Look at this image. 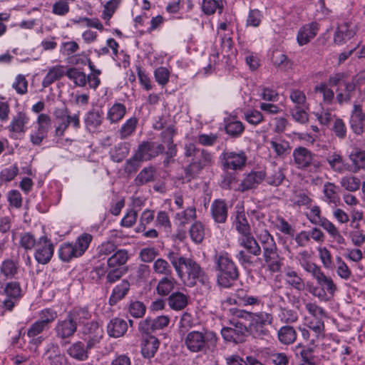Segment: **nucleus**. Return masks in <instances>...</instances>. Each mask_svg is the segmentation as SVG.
Wrapping results in <instances>:
<instances>
[{
	"label": "nucleus",
	"mask_w": 365,
	"mask_h": 365,
	"mask_svg": "<svg viewBox=\"0 0 365 365\" xmlns=\"http://www.w3.org/2000/svg\"><path fill=\"white\" fill-rule=\"evenodd\" d=\"M177 276L188 287H193L198 281L203 285L208 286L210 280L199 264L191 258L185 257L174 251L167 254Z\"/></svg>",
	"instance_id": "1"
},
{
	"label": "nucleus",
	"mask_w": 365,
	"mask_h": 365,
	"mask_svg": "<svg viewBox=\"0 0 365 365\" xmlns=\"http://www.w3.org/2000/svg\"><path fill=\"white\" fill-rule=\"evenodd\" d=\"M229 312L232 316L247 321L248 329L255 337L267 335L268 330L264 327L273 321L272 315L265 312H251L235 308L230 309Z\"/></svg>",
	"instance_id": "2"
},
{
	"label": "nucleus",
	"mask_w": 365,
	"mask_h": 365,
	"mask_svg": "<svg viewBox=\"0 0 365 365\" xmlns=\"http://www.w3.org/2000/svg\"><path fill=\"white\" fill-rule=\"evenodd\" d=\"M215 260L220 272L217 275L218 284L223 287H230L239 277L235 264L227 252L216 255Z\"/></svg>",
	"instance_id": "3"
},
{
	"label": "nucleus",
	"mask_w": 365,
	"mask_h": 365,
	"mask_svg": "<svg viewBox=\"0 0 365 365\" xmlns=\"http://www.w3.org/2000/svg\"><path fill=\"white\" fill-rule=\"evenodd\" d=\"M217 334L210 330L192 331L185 337L184 342L187 349L192 352L204 351L210 346L216 345Z\"/></svg>",
	"instance_id": "4"
},
{
	"label": "nucleus",
	"mask_w": 365,
	"mask_h": 365,
	"mask_svg": "<svg viewBox=\"0 0 365 365\" xmlns=\"http://www.w3.org/2000/svg\"><path fill=\"white\" fill-rule=\"evenodd\" d=\"M215 162L213 154L202 149L197 151L192 161L184 168L185 178L190 181L195 178L203 169L212 166Z\"/></svg>",
	"instance_id": "5"
},
{
	"label": "nucleus",
	"mask_w": 365,
	"mask_h": 365,
	"mask_svg": "<svg viewBox=\"0 0 365 365\" xmlns=\"http://www.w3.org/2000/svg\"><path fill=\"white\" fill-rule=\"evenodd\" d=\"M312 277L316 279L320 287H314L309 292L322 301H327V295L333 297L337 290V287L331 277L327 276L319 268Z\"/></svg>",
	"instance_id": "6"
},
{
	"label": "nucleus",
	"mask_w": 365,
	"mask_h": 365,
	"mask_svg": "<svg viewBox=\"0 0 365 365\" xmlns=\"http://www.w3.org/2000/svg\"><path fill=\"white\" fill-rule=\"evenodd\" d=\"M240 245L246 250H240L237 255V258L241 264H251L252 255L258 256L261 253V248L255 239L250 234L242 235L238 239Z\"/></svg>",
	"instance_id": "7"
},
{
	"label": "nucleus",
	"mask_w": 365,
	"mask_h": 365,
	"mask_svg": "<svg viewBox=\"0 0 365 365\" xmlns=\"http://www.w3.org/2000/svg\"><path fill=\"white\" fill-rule=\"evenodd\" d=\"M165 146L153 141H143L135 151V158L143 161L150 160L164 153Z\"/></svg>",
	"instance_id": "8"
},
{
	"label": "nucleus",
	"mask_w": 365,
	"mask_h": 365,
	"mask_svg": "<svg viewBox=\"0 0 365 365\" xmlns=\"http://www.w3.org/2000/svg\"><path fill=\"white\" fill-rule=\"evenodd\" d=\"M222 165L225 169L241 170L246 163L247 155L244 151H225L220 155Z\"/></svg>",
	"instance_id": "9"
},
{
	"label": "nucleus",
	"mask_w": 365,
	"mask_h": 365,
	"mask_svg": "<svg viewBox=\"0 0 365 365\" xmlns=\"http://www.w3.org/2000/svg\"><path fill=\"white\" fill-rule=\"evenodd\" d=\"M294 163L297 168L304 170L311 165L315 171L320 169L319 162H313L314 154L310 150L304 147L296 148L293 151Z\"/></svg>",
	"instance_id": "10"
},
{
	"label": "nucleus",
	"mask_w": 365,
	"mask_h": 365,
	"mask_svg": "<svg viewBox=\"0 0 365 365\" xmlns=\"http://www.w3.org/2000/svg\"><path fill=\"white\" fill-rule=\"evenodd\" d=\"M21 289L17 282H9L6 284L2 294L6 296V298L2 302L1 307L4 312H11L16 305L17 301L21 298Z\"/></svg>",
	"instance_id": "11"
},
{
	"label": "nucleus",
	"mask_w": 365,
	"mask_h": 365,
	"mask_svg": "<svg viewBox=\"0 0 365 365\" xmlns=\"http://www.w3.org/2000/svg\"><path fill=\"white\" fill-rule=\"evenodd\" d=\"M35 259L40 264H47L53 257L54 246L51 240L46 236H41L38 239L35 247Z\"/></svg>",
	"instance_id": "12"
},
{
	"label": "nucleus",
	"mask_w": 365,
	"mask_h": 365,
	"mask_svg": "<svg viewBox=\"0 0 365 365\" xmlns=\"http://www.w3.org/2000/svg\"><path fill=\"white\" fill-rule=\"evenodd\" d=\"M82 334L87 341V349H91L101 341L103 330L98 322L92 321L83 326Z\"/></svg>",
	"instance_id": "13"
},
{
	"label": "nucleus",
	"mask_w": 365,
	"mask_h": 365,
	"mask_svg": "<svg viewBox=\"0 0 365 365\" xmlns=\"http://www.w3.org/2000/svg\"><path fill=\"white\" fill-rule=\"evenodd\" d=\"M30 118L29 115L22 111L18 112L12 117L7 129L11 133V136L17 138L24 135L28 129Z\"/></svg>",
	"instance_id": "14"
},
{
	"label": "nucleus",
	"mask_w": 365,
	"mask_h": 365,
	"mask_svg": "<svg viewBox=\"0 0 365 365\" xmlns=\"http://www.w3.org/2000/svg\"><path fill=\"white\" fill-rule=\"evenodd\" d=\"M365 113H363L361 106L354 104L349 119V125L351 130L356 135H361L365 130Z\"/></svg>",
	"instance_id": "15"
},
{
	"label": "nucleus",
	"mask_w": 365,
	"mask_h": 365,
	"mask_svg": "<svg viewBox=\"0 0 365 365\" xmlns=\"http://www.w3.org/2000/svg\"><path fill=\"white\" fill-rule=\"evenodd\" d=\"M356 34V26L349 22H343L338 25L334 36V42L338 45L346 43Z\"/></svg>",
	"instance_id": "16"
},
{
	"label": "nucleus",
	"mask_w": 365,
	"mask_h": 365,
	"mask_svg": "<svg viewBox=\"0 0 365 365\" xmlns=\"http://www.w3.org/2000/svg\"><path fill=\"white\" fill-rule=\"evenodd\" d=\"M54 331L58 339L64 340L72 337L76 332L77 327L66 316L65 319L58 320Z\"/></svg>",
	"instance_id": "17"
},
{
	"label": "nucleus",
	"mask_w": 365,
	"mask_h": 365,
	"mask_svg": "<svg viewBox=\"0 0 365 365\" xmlns=\"http://www.w3.org/2000/svg\"><path fill=\"white\" fill-rule=\"evenodd\" d=\"M264 266L267 269L274 273L279 272L282 266V258L277 252V248L267 249L263 251Z\"/></svg>",
	"instance_id": "18"
},
{
	"label": "nucleus",
	"mask_w": 365,
	"mask_h": 365,
	"mask_svg": "<svg viewBox=\"0 0 365 365\" xmlns=\"http://www.w3.org/2000/svg\"><path fill=\"white\" fill-rule=\"evenodd\" d=\"M319 31V25L317 22L313 21L302 26L297 35V41L299 46L307 44L317 34Z\"/></svg>",
	"instance_id": "19"
},
{
	"label": "nucleus",
	"mask_w": 365,
	"mask_h": 365,
	"mask_svg": "<svg viewBox=\"0 0 365 365\" xmlns=\"http://www.w3.org/2000/svg\"><path fill=\"white\" fill-rule=\"evenodd\" d=\"M351 165H347L346 171L357 173L360 170H365V150L356 148L349 155Z\"/></svg>",
	"instance_id": "20"
},
{
	"label": "nucleus",
	"mask_w": 365,
	"mask_h": 365,
	"mask_svg": "<svg viewBox=\"0 0 365 365\" xmlns=\"http://www.w3.org/2000/svg\"><path fill=\"white\" fill-rule=\"evenodd\" d=\"M264 177L265 175L262 171L251 172L242 180L237 190L245 192L253 189L263 181Z\"/></svg>",
	"instance_id": "21"
},
{
	"label": "nucleus",
	"mask_w": 365,
	"mask_h": 365,
	"mask_svg": "<svg viewBox=\"0 0 365 365\" xmlns=\"http://www.w3.org/2000/svg\"><path fill=\"white\" fill-rule=\"evenodd\" d=\"M128 330L126 321L121 318L115 317L112 319L108 324L106 331L108 335L113 338L123 336Z\"/></svg>",
	"instance_id": "22"
},
{
	"label": "nucleus",
	"mask_w": 365,
	"mask_h": 365,
	"mask_svg": "<svg viewBox=\"0 0 365 365\" xmlns=\"http://www.w3.org/2000/svg\"><path fill=\"white\" fill-rule=\"evenodd\" d=\"M175 135V129L173 127H168L160 134V138L163 143L167 148L165 152L168 158H172L177 154L176 145L173 143V137Z\"/></svg>",
	"instance_id": "23"
},
{
	"label": "nucleus",
	"mask_w": 365,
	"mask_h": 365,
	"mask_svg": "<svg viewBox=\"0 0 365 365\" xmlns=\"http://www.w3.org/2000/svg\"><path fill=\"white\" fill-rule=\"evenodd\" d=\"M210 212L216 222L224 223L227 217V205L222 200H215L211 204Z\"/></svg>",
	"instance_id": "24"
},
{
	"label": "nucleus",
	"mask_w": 365,
	"mask_h": 365,
	"mask_svg": "<svg viewBox=\"0 0 365 365\" xmlns=\"http://www.w3.org/2000/svg\"><path fill=\"white\" fill-rule=\"evenodd\" d=\"M305 325L314 332V338L311 339V344L315 345L316 341L324 336V324L322 319H305Z\"/></svg>",
	"instance_id": "25"
},
{
	"label": "nucleus",
	"mask_w": 365,
	"mask_h": 365,
	"mask_svg": "<svg viewBox=\"0 0 365 365\" xmlns=\"http://www.w3.org/2000/svg\"><path fill=\"white\" fill-rule=\"evenodd\" d=\"M49 328L38 320L34 322L28 329L26 334L30 338L29 343L36 346L41 344L45 339L42 336H39L44 330Z\"/></svg>",
	"instance_id": "26"
},
{
	"label": "nucleus",
	"mask_w": 365,
	"mask_h": 365,
	"mask_svg": "<svg viewBox=\"0 0 365 365\" xmlns=\"http://www.w3.org/2000/svg\"><path fill=\"white\" fill-rule=\"evenodd\" d=\"M269 143L276 158H284L291 151L289 143L280 138H274Z\"/></svg>",
	"instance_id": "27"
},
{
	"label": "nucleus",
	"mask_w": 365,
	"mask_h": 365,
	"mask_svg": "<svg viewBox=\"0 0 365 365\" xmlns=\"http://www.w3.org/2000/svg\"><path fill=\"white\" fill-rule=\"evenodd\" d=\"M160 342L153 336H146L142 341L141 353L145 358L150 359L154 356L158 349Z\"/></svg>",
	"instance_id": "28"
},
{
	"label": "nucleus",
	"mask_w": 365,
	"mask_h": 365,
	"mask_svg": "<svg viewBox=\"0 0 365 365\" xmlns=\"http://www.w3.org/2000/svg\"><path fill=\"white\" fill-rule=\"evenodd\" d=\"M19 269V261L13 259H5L0 266V274L6 279H14Z\"/></svg>",
	"instance_id": "29"
},
{
	"label": "nucleus",
	"mask_w": 365,
	"mask_h": 365,
	"mask_svg": "<svg viewBox=\"0 0 365 365\" xmlns=\"http://www.w3.org/2000/svg\"><path fill=\"white\" fill-rule=\"evenodd\" d=\"M67 317L78 327V325L86 324V321L91 319V314L86 308L76 307L68 312Z\"/></svg>",
	"instance_id": "30"
},
{
	"label": "nucleus",
	"mask_w": 365,
	"mask_h": 365,
	"mask_svg": "<svg viewBox=\"0 0 365 365\" xmlns=\"http://www.w3.org/2000/svg\"><path fill=\"white\" fill-rule=\"evenodd\" d=\"M103 111L101 109L93 108L86 114L84 122L86 127L89 129H96L103 122Z\"/></svg>",
	"instance_id": "31"
},
{
	"label": "nucleus",
	"mask_w": 365,
	"mask_h": 365,
	"mask_svg": "<svg viewBox=\"0 0 365 365\" xmlns=\"http://www.w3.org/2000/svg\"><path fill=\"white\" fill-rule=\"evenodd\" d=\"M126 113V107L121 103H115L108 110L106 118L111 123L120 122Z\"/></svg>",
	"instance_id": "32"
},
{
	"label": "nucleus",
	"mask_w": 365,
	"mask_h": 365,
	"mask_svg": "<svg viewBox=\"0 0 365 365\" xmlns=\"http://www.w3.org/2000/svg\"><path fill=\"white\" fill-rule=\"evenodd\" d=\"M177 284V280L173 276L163 277L157 284L156 293L161 297L168 296Z\"/></svg>",
	"instance_id": "33"
},
{
	"label": "nucleus",
	"mask_w": 365,
	"mask_h": 365,
	"mask_svg": "<svg viewBox=\"0 0 365 365\" xmlns=\"http://www.w3.org/2000/svg\"><path fill=\"white\" fill-rule=\"evenodd\" d=\"M297 337L295 329L289 325H284L279 328L277 331V338L279 342L284 345L293 344Z\"/></svg>",
	"instance_id": "34"
},
{
	"label": "nucleus",
	"mask_w": 365,
	"mask_h": 365,
	"mask_svg": "<svg viewBox=\"0 0 365 365\" xmlns=\"http://www.w3.org/2000/svg\"><path fill=\"white\" fill-rule=\"evenodd\" d=\"M326 160L330 169L337 173L341 174L346 171L347 164L344 163L343 157L337 153H329Z\"/></svg>",
	"instance_id": "35"
},
{
	"label": "nucleus",
	"mask_w": 365,
	"mask_h": 365,
	"mask_svg": "<svg viewBox=\"0 0 365 365\" xmlns=\"http://www.w3.org/2000/svg\"><path fill=\"white\" fill-rule=\"evenodd\" d=\"M284 276L288 285L299 292L304 290V281L296 271L292 268H287L285 270Z\"/></svg>",
	"instance_id": "36"
},
{
	"label": "nucleus",
	"mask_w": 365,
	"mask_h": 365,
	"mask_svg": "<svg viewBox=\"0 0 365 365\" xmlns=\"http://www.w3.org/2000/svg\"><path fill=\"white\" fill-rule=\"evenodd\" d=\"M130 289V283L127 280H123L117 284L113 289L112 294L109 298V304L111 306L116 304L123 299L128 294Z\"/></svg>",
	"instance_id": "37"
},
{
	"label": "nucleus",
	"mask_w": 365,
	"mask_h": 365,
	"mask_svg": "<svg viewBox=\"0 0 365 365\" xmlns=\"http://www.w3.org/2000/svg\"><path fill=\"white\" fill-rule=\"evenodd\" d=\"M46 359L51 365H63L64 356L57 344H50L45 353Z\"/></svg>",
	"instance_id": "38"
},
{
	"label": "nucleus",
	"mask_w": 365,
	"mask_h": 365,
	"mask_svg": "<svg viewBox=\"0 0 365 365\" xmlns=\"http://www.w3.org/2000/svg\"><path fill=\"white\" fill-rule=\"evenodd\" d=\"M324 200L336 205L339 202V187L333 182H327L323 186Z\"/></svg>",
	"instance_id": "39"
},
{
	"label": "nucleus",
	"mask_w": 365,
	"mask_h": 365,
	"mask_svg": "<svg viewBox=\"0 0 365 365\" xmlns=\"http://www.w3.org/2000/svg\"><path fill=\"white\" fill-rule=\"evenodd\" d=\"M311 257V254L307 250H303L299 252L297 256V259L300 266L312 276L320 268V267L317 265L315 263L312 262Z\"/></svg>",
	"instance_id": "40"
},
{
	"label": "nucleus",
	"mask_w": 365,
	"mask_h": 365,
	"mask_svg": "<svg viewBox=\"0 0 365 365\" xmlns=\"http://www.w3.org/2000/svg\"><path fill=\"white\" fill-rule=\"evenodd\" d=\"M232 324V322H231ZM235 328L224 327L221 330V334L225 340L227 341L237 342L239 338V333L243 334L247 331V327L242 326L240 323H233Z\"/></svg>",
	"instance_id": "41"
},
{
	"label": "nucleus",
	"mask_w": 365,
	"mask_h": 365,
	"mask_svg": "<svg viewBox=\"0 0 365 365\" xmlns=\"http://www.w3.org/2000/svg\"><path fill=\"white\" fill-rule=\"evenodd\" d=\"M129 259L128 253L126 250L120 249L115 251L111 257L107 260V264L109 268L122 267Z\"/></svg>",
	"instance_id": "42"
},
{
	"label": "nucleus",
	"mask_w": 365,
	"mask_h": 365,
	"mask_svg": "<svg viewBox=\"0 0 365 365\" xmlns=\"http://www.w3.org/2000/svg\"><path fill=\"white\" fill-rule=\"evenodd\" d=\"M59 258L63 262H69L73 258L81 257L73 243L65 242L61 245L58 252Z\"/></svg>",
	"instance_id": "43"
},
{
	"label": "nucleus",
	"mask_w": 365,
	"mask_h": 365,
	"mask_svg": "<svg viewBox=\"0 0 365 365\" xmlns=\"http://www.w3.org/2000/svg\"><path fill=\"white\" fill-rule=\"evenodd\" d=\"M65 74L64 67L63 66H56L50 68L43 79L42 86L46 88L54 81L60 79Z\"/></svg>",
	"instance_id": "44"
},
{
	"label": "nucleus",
	"mask_w": 365,
	"mask_h": 365,
	"mask_svg": "<svg viewBox=\"0 0 365 365\" xmlns=\"http://www.w3.org/2000/svg\"><path fill=\"white\" fill-rule=\"evenodd\" d=\"M70 125H72L76 129L80 128L79 113H75L73 115H71L68 112V117L66 118L65 121L61 122L56 128V135L60 136L63 135L65 130Z\"/></svg>",
	"instance_id": "45"
},
{
	"label": "nucleus",
	"mask_w": 365,
	"mask_h": 365,
	"mask_svg": "<svg viewBox=\"0 0 365 365\" xmlns=\"http://www.w3.org/2000/svg\"><path fill=\"white\" fill-rule=\"evenodd\" d=\"M235 303L243 307H258L262 304V301L259 297L251 296L241 291L237 294Z\"/></svg>",
	"instance_id": "46"
},
{
	"label": "nucleus",
	"mask_w": 365,
	"mask_h": 365,
	"mask_svg": "<svg viewBox=\"0 0 365 365\" xmlns=\"http://www.w3.org/2000/svg\"><path fill=\"white\" fill-rule=\"evenodd\" d=\"M339 183L345 190L351 192L359 190L361 185L360 179L352 175L343 176Z\"/></svg>",
	"instance_id": "47"
},
{
	"label": "nucleus",
	"mask_w": 365,
	"mask_h": 365,
	"mask_svg": "<svg viewBox=\"0 0 365 365\" xmlns=\"http://www.w3.org/2000/svg\"><path fill=\"white\" fill-rule=\"evenodd\" d=\"M168 304L173 310H181L184 309L187 304V297L184 294L176 292L171 294L168 299Z\"/></svg>",
	"instance_id": "48"
},
{
	"label": "nucleus",
	"mask_w": 365,
	"mask_h": 365,
	"mask_svg": "<svg viewBox=\"0 0 365 365\" xmlns=\"http://www.w3.org/2000/svg\"><path fill=\"white\" fill-rule=\"evenodd\" d=\"M233 226L241 235L251 232L250 226L243 211L237 212Z\"/></svg>",
	"instance_id": "49"
},
{
	"label": "nucleus",
	"mask_w": 365,
	"mask_h": 365,
	"mask_svg": "<svg viewBox=\"0 0 365 365\" xmlns=\"http://www.w3.org/2000/svg\"><path fill=\"white\" fill-rule=\"evenodd\" d=\"M153 270L155 274L163 277L172 276L173 269L169 262L163 258H158L153 264Z\"/></svg>",
	"instance_id": "50"
},
{
	"label": "nucleus",
	"mask_w": 365,
	"mask_h": 365,
	"mask_svg": "<svg viewBox=\"0 0 365 365\" xmlns=\"http://www.w3.org/2000/svg\"><path fill=\"white\" fill-rule=\"evenodd\" d=\"M138 124V119L132 117L128 119L118 130L119 138L122 140L130 137L135 132Z\"/></svg>",
	"instance_id": "51"
},
{
	"label": "nucleus",
	"mask_w": 365,
	"mask_h": 365,
	"mask_svg": "<svg viewBox=\"0 0 365 365\" xmlns=\"http://www.w3.org/2000/svg\"><path fill=\"white\" fill-rule=\"evenodd\" d=\"M92 240L93 236L88 233H83L77 237L75 243L73 245L81 257L88 250Z\"/></svg>",
	"instance_id": "52"
},
{
	"label": "nucleus",
	"mask_w": 365,
	"mask_h": 365,
	"mask_svg": "<svg viewBox=\"0 0 365 365\" xmlns=\"http://www.w3.org/2000/svg\"><path fill=\"white\" fill-rule=\"evenodd\" d=\"M196 218V209L194 206L187 207L185 210L178 212L175 219L180 225L184 226Z\"/></svg>",
	"instance_id": "53"
},
{
	"label": "nucleus",
	"mask_w": 365,
	"mask_h": 365,
	"mask_svg": "<svg viewBox=\"0 0 365 365\" xmlns=\"http://www.w3.org/2000/svg\"><path fill=\"white\" fill-rule=\"evenodd\" d=\"M68 354L73 358L84 361L88 358L87 352L84 348V345L81 341H77L73 344L68 349Z\"/></svg>",
	"instance_id": "54"
},
{
	"label": "nucleus",
	"mask_w": 365,
	"mask_h": 365,
	"mask_svg": "<svg viewBox=\"0 0 365 365\" xmlns=\"http://www.w3.org/2000/svg\"><path fill=\"white\" fill-rule=\"evenodd\" d=\"M66 75L78 86L84 87L87 83V76L77 68H69Z\"/></svg>",
	"instance_id": "55"
},
{
	"label": "nucleus",
	"mask_w": 365,
	"mask_h": 365,
	"mask_svg": "<svg viewBox=\"0 0 365 365\" xmlns=\"http://www.w3.org/2000/svg\"><path fill=\"white\" fill-rule=\"evenodd\" d=\"M37 243L38 240L32 233L26 232L20 235L19 245L24 250H31L35 248Z\"/></svg>",
	"instance_id": "56"
},
{
	"label": "nucleus",
	"mask_w": 365,
	"mask_h": 365,
	"mask_svg": "<svg viewBox=\"0 0 365 365\" xmlns=\"http://www.w3.org/2000/svg\"><path fill=\"white\" fill-rule=\"evenodd\" d=\"M289 98L295 105V108H307L309 106L304 93L299 89H292Z\"/></svg>",
	"instance_id": "57"
},
{
	"label": "nucleus",
	"mask_w": 365,
	"mask_h": 365,
	"mask_svg": "<svg viewBox=\"0 0 365 365\" xmlns=\"http://www.w3.org/2000/svg\"><path fill=\"white\" fill-rule=\"evenodd\" d=\"M272 60L275 66L282 68L284 70H287L292 66V62L287 55L280 51L273 52Z\"/></svg>",
	"instance_id": "58"
},
{
	"label": "nucleus",
	"mask_w": 365,
	"mask_h": 365,
	"mask_svg": "<svg viewBox=\"0 0 365 365\" xmlns=\"http://www.w3.org/2000/svg\"><path fill=\"white\" fill-rule=\"evenodd\" d=\"M57 317V312L55 310L45 308L38 312V321L49 328L50 324L55 321Z\"/></svg>",
	"instance_id": "59"
},
{
	"label": "nucleus",
	"mask_w": 365,
	"mask_h": 365,
	"mask_svg": "<svg viewBox=\"0 0 365 365\" xmlns=\"http://www.w3.org/2000/svg\"><path fill=\"white\" fill-rule=\"evenodd\" d=\"M120 1L121 0H110L104 5L102 18L106 21V24H109V21L118 8Z\"/></svg>",
	"instance_id": "60"
},
{
	"label": "nucleus",
	"mask_w": 365,
	"mask_h": 365,
	"mask_svg": "<svg viewBox=\"0 0 365 365\" xmlns=\"http://www.w3.org/2000/svg\"><path fill=\"white\" fill-rule=\"evenodd\" d=\"M11 86L19 95L23 96L28 92V81L22 74H19L15 77Z\"/></svg>",
	"instance_id": "61"
},
{
	"label": "nucleus",
	"mask_w": 365,
	"mask_h": 365,
	"mask_svg": "<svg viewBox=\"0 0 365 365\" xmlns=\"http://www.w3.org/2000/svg\"><path fill=\"white\" fill-rule=\"evenodd\" d=\"M336 272L340 278L345 280L349 279L351 276V271L339 256L336 257Z\"/></svg>",
	"instance_id": "62"
},
{
	"label": "nucleus",
	"mask_w": 365,
	"mask_h": 365,
	"mask_svg": "<svg viewBox=\"0 0 365 365\" xmlns=\"http://www.w3.org/2000/svg\"><path fill=\"white\" fill-rule=\"evenodd\" d=\"M257 238L262 245L263 251L277 247L273 237L266 230H263L257 234Z\"/></svg>",
	"instance_id": "63"
},
{
	"label": "nucleus",
	"mask_w": 365,
	"mask_h": 365,
	"mask_svg": "<svg viewBox=\"0 0 365 365\" xmlns=\"http://www.w3.org/2000/svg\"><path fill=\"white\" fill-rule=\"evenodd\" d=\"M245 127L241 121L230 120L225 125L226 133L232 136L237 137L242 133Z\"/></svg>",
	"instance_id": "64"
}]
</instances>
